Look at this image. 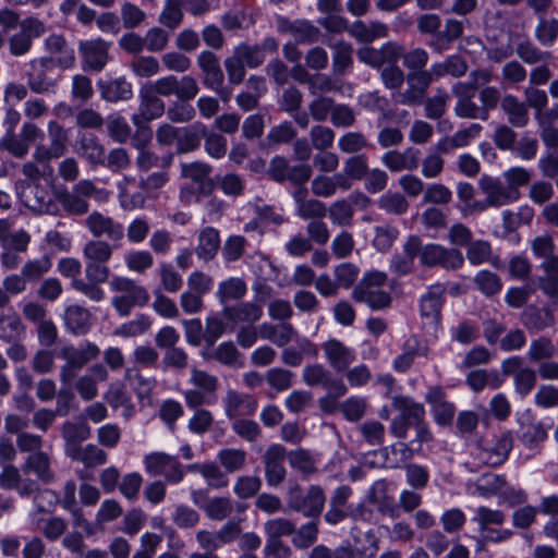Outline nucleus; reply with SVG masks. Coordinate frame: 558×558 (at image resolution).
<instances>
[{"label": "nucleus", "instance_id": "1", "mask_svg": "<svg viewBox=\"0 0 558 558\" xmlns=\"http://www.w3.org/2000/svg\"><path fill=\"white\" fill-rule=\"evenodd\" d=\"M109 288L113 293L111 306L121 317L129 316L134 307L146 306L150 299L147 289L129 277L112 276Z\"/></svg>", "mask_w": 558, "mask_h": 558}, {"label": "nucleus", "instance_id": "2", "mask_svg": "<svg viewBox=\"0 0 558 558\" xmlns=\"http://www.w3.org/2000/svg\"><path fill=\"white\" fill-rule=\"evenodd\" d=\"M211 171V166L205 162L181 163V177L187 182L180 189V201L190 205L199 202L201 197L209 195L214 190V181L210 179Z\"/></svg>", "mask_w": 558, "mask_h": 558}, {"label": "nucleus", "instance_id": "3", "mask_svg": "<svg viewBox=\"0 0 558 558\" xmlns=\"http://www.w3.org/2000/svg\"><path fill=\"white\" fill-rule=\"evenodd\" d=\"M352 296L356 302L365 303L372 310H383L391 303L387 287V275L374 270L366 272L354 288Z\"/></svg>", "mask_w": 558, "mask_h": 558}, {"label": "nucleus", "instance_id": "4", "mask_svg": "<svg viewBox=\"0 0 558 558\" xmlns=\"http://www.w3.org/2000/svg\"><path fill=\"white\" fill-rule=\"evenodd\" d=\"M189 383L193 386L182 392L185 404L189 409H196L204 405L215 404L219 379L204 369L192 367L190 369Z\"/></svg>", "mask_w": 558, "mask_h": 558}, {"label": "nucleus", "instance_id": "5", "mask_svg": "<svg viewBox=\"0 0 558 558\" xmlns=\"http://www.w3.org/2000/svg\"><path fill=\"white\" fill-rule=\"evenodd\" d=\"M303 383L308 387H322L327 391V396L319 400L323 409H327V403L331 399L343 397L348 388L342 379L332 375V373L320 363L306 364L301 373Z\"/></svg>", "mask_w": 558, "mask_h": 558}, {"label": "nucleus", "instance_id": "6", "mask_svg": "<svg viewBox=\"0 0 558 558\" xmlns=\"http://www.w3.org/2000/svg\"><path fill=\"white\" fill-rule=\"evenodd\" d=\"M99 353L100 349L89 341H84L77 347H63L59 352V357L65 361L60 369V381L63 385H70L75 377V371L83 368L89 361L95 360Z\"/></svg>", "mask_w": 558, "mask_h": 558}, {"label": "nucleus", "instance_id": "7", "mask_svg": "<svg viewBox=\"0 0 558 558\" xmlns=\"http://www.w3.org/2000/svg\"><path fill=\"white\" fill-rule=\"evenodd\" d=\"M446 288L433 284L420 299V314L423 328L436 337L441 329V308L445 302Z\"/></svg>", "mask_w": 558, "mask_h": 558}, {"label": "nucleus", "instance_id": "8", "mask_svg": "<svg viewBox=\"0 0 558 558\" xmlns=\"http://www.w3.org/2000/svg\"><path fill=\"white\" fill-rule=\"evenodd\" d=\"M138 97V111L132 116V122L138 129V137L145 144L151 138V132L144 124L160 118L165 113V102L147 86L140 89Z\"/></svg>", "mask_w": 558, "mask_h": 558}, {"label": "nucleus", "instance_id": "9", "mask_svg": "<svg viewBox=\"0 0 558 558\" xmlns=\"http://www.w3.org/2000/svg\"><path fill=\"white\" fill-rule=\"evenodd\" d=\"M145 472L150 476H162L168 484H179L185 475V470L178 457L162 451H154L143 459Z\"/></svg>", "mask_w": 558, "mask_h": 558}, {"label": "nucleus", "instance_id": "10", "mask_svg": "<svg viewBox=\"0 0 558 558\" xmlns=\"http://www.w3.org/2000/svg\"><path fill=\"white\" fill-rule=\"evenodd\" d=\"M107 264L85 262V279L76 280L74 290L93 302L104 301L106 292L101 284L107 282L110 277V268Z\"/></svg>", "mask_w": 558, "mask_h": 558}, {"label": "nucleus", "instance_id": "11", "mask_svg": "<svg viewBox=\"0 0 558 558\" xmlns=\"http://www.w3.org/2000/svg\"><path fill=\"white\" fill-rule=\"evenodd\" d=\"M325 494L322 487L312 485L306 493L300 487L291 489L288 497L290 509L301 512L306 518H317L325 506Z\"/></svg>", "mask_w": 558, "mask_h": 558}, {"label": "nucleus", "instance_id": "12", "mask_svg": "<svg viewBox=\"0 0 558 558\" xmlns=\"http://www.w3.org/2000/svg\"><path fill=\"white\" fill-rule=\"evenodd\" d=\"M420 262L426 267L439 266L446 270H457L463 266L464 257L457 248L428 243L420 251Z\"/></svg>", "mask_w": 558, "mask_h": 558}, {"label": "nucleus", "instance_id": "13", "mask_svg": "<svg viewBox=\"0 0 558 558\" xmlns=\"http://www.w3.org/2000/svg\"><path fill=\"white\" fill-rule=\"evenodd\" d=\"M425 401L430 408L435 423L439 426H450L456 414V404L448 399L441 386H430L425 395Z\"/></svg>", "mask_w": 558, "mask_h": 558}, {"label": "nucleus", "instance_id": "14", "mask_svg": "<svg viewBox=\"0 0 558 558\" xmlns=\"http://www.w3.org/2000/svg\"><path fill=\"white\" fill-rule=\"evenodd\" d=\"M501 371L505 375L513 376L514 391L522 398L527 396L535 387L536 372L522 366V357L511 356L501 362Z\"/></svg>", "mask_w": 558, "mask_h": 558}, {"label": "nucleus", "instance_id": "15", "mask_svg": "<svg viewBox=\"0 0 558 558\" xmlns=\"http://www.w3.org/2000/svg\"><path fill=\"white\" fill-rule=\"evenodd\" d=\"M287 450L282 445H270L262 457L265 468V478L270 487L279 486L286 478L284 460Z\"/></svg>", "mask_w": 558, "mask_h": 558}, {"label": "nucleus", "instance_id": "16", "mask_svg": "<svg viewBox=\"0 0 558 558\" xmlns=\"http://www.w3.org/2000/svg\"><path fill=\"white\" fill-rule=\"evenodd\" d=\"M322 350L328 365L338 373L348 369L356 360L355 350L336 338L323 342Z\"/></svg>", "mask_w": 558, "mask_h": 558}, {"label": "nucleus", "instance_id": "17", "mask_svg": "<svg viewBox=\"0 0 558 558\" xmlns=\"http://www.w3.org/2000/svg\"><path fill=\"white\" fill-rule=\"evenodd\" d=\"M480 187L485 194L488 205L501 207L519 199L520 192L501 182L499 179L484 175L481 178Z\"/></svg>", "mask_w": 558, "mask_h": 558}, {"label": "nucleus", "instance_id": "18", "mask_svg": "<svg viewBox=\"0 0 558 558\" xmlns=\"http://www.w3.org/2000/svg\"><path fill=\"white\" fill-rule=\"evenodd\" d=\"M292 342V345H287L281 352V361L283 364L291 367H298L303 363L305 357L313 360L317 359L319 348L307 337L300 336L298 331H295V337Z\"/></svg>", "mask_w": 558, "mask_h": 558}, {"label": "nucleus", "instance_id": "19", "mask_svg": "<svg viewBox=\"0 0 558 558\" xmlns=\"http://www.w3.org/2000/svg\"><path fill=\"white\" fill-rule=\"evenodd\" d=\"M225 414L230 420L253 415L257 410V400L244 392L229 389L223 398Z\"/></svg>", "mask_w": 558, "mask_h": 558}, {"label": "nucleus", "instance_id": "20", "mask_svg": "<svg viewBox=\"0 0 558 558\" xmlns=\"http://www.w3.org/2000/svg\"><path fill=\"white\" fill-rule=\"evenodd\" d=\"M86 227L96 238L106 236L111 241H120L124 235V228L121 223L98 211H94L87 217Z\"/></svg>", "mask_w": 558, "mask_h": 558}, {"label": "nucleus", "instance_id": "21", "mask_svg": "<svg viewBox=\"0 0 558 558\" xmlns=\"http://www.w3.org/2000/svg\"><path fill=\"white\" fill-rule=\"evenodd\" d=\"M108 379V371L102 364H94L89 372L80 376L74 388L84 401H90L98 396V383Z\"/></svg>", "mask_w": 558, "mask_h": 558}, {"label": "nucleus", "instance_id": "22", "mask_svg": "<svg viewBox=\"0 0 558 558\" xmlns=\"http://www.w3.org/2000/svg\"><path fill=\"white\" fill-rule=\"evenodd\" d=\"M352 496L351 487L342 485L337 487L329 501V508L325 513V521L330 525H336L343 521L352 511L348 505L349 498Z\"/></svg>", "mask_w": 558, "mask_h": 558}, {"label": "nucleus", "instance_id": "23", "mask_svg": "<svg viewBox=\"0 0 558 558\" xmlns=\"http://www.w3.org/2000/svg\"><path fill=\"white\" fill-rule=\"evenodd\" d=\"M109 43L97 38L80 43V51L85 65L94 71H101L108 62Z\"/></svg>", "mask_w": 558, "mask_h": 558}, {"label": "nucleus", "instance_id": "24", "mask_svg": "<svg viewBox=\"0 0 558 558\" xmlns=\"http://www.w3.org/2000/svg\"><path fill=\"white\" fill-rule=\"evenodd\" d=\"M381 162L392 172L415 170L420 163V150L407 148L403 151L389 150L381 156Z\"/></svg>", "mask_w": 558, "mask_h": 558}, {"label": "nucleus", "instance_id": "25", "mask_svg": "<svg viewBox=\"0 0 558 558\" xmlns=\"http://www.w3.org/2000/svg\"><path fill=\"white\" fill-rule=\"evenodd\" d=\"M21 199L26 207L36 213H49L51 207V195L49 191L36 183H29L23 187Z\"/></svg>", "mask_w": 558, "mask_h": 558}, {"label": "nucleus", "instance_id": "26", "mask_svg": "<svg viewBox=\"0 0 558 558\" xmlns=\"http://www.w3.org/2000/svg\"><path fill=\"white\" fill-rule=\"evenodd\" d=\"M295 328L290 323L270 324L264 323L259 326V337L270 341L278 348H286L295 337Z\"/></svg>", "mask_w": 558, "mask_h": 558}, {"label": "nucleus", "instance_id": "27", "mask_svg": "<svg viewBox=\"0 0 558 558\" xmlns=\"http://www.w3.org/2000/svg\"><path fill=\"white\" fill-rule=\"evenodd\" d=\"M197 63L205 74L204 84L213 90H218L223 82V73L216 54L211 51H202L198 54Z\"/></svg>", "mask_w": 558, "mask_h": 558}, {"label": "nucleus", "instance_id": "28", "mask_svg": "<svg viewBox=\"0 0 558 558\" xmlns=\"http://www.w3.org/2000/svg\"><path fill=\"white\" fill-rule=\"evenodd\" d=\"M482 130L481 124L471 123L465 129L458 130L452 136L440 140L436 148L441 153H449L452 149L465 147L480 136Z\"/></svg>", "mask_w": 558, "mask_h": 558}, {"label": "nucleus", "instance_id": "29", "mask_svg": "<svg viewBox=\"0 0 558 558\" xmlns=\"http://www.w3.org/2000/svg\"><path fill=\"white\" fill-rule=\"evenodd\" d=\"M98 88L101 97L110 102L125 101L133 96L132 84L122 76L98 82Z\"/></svg>", "mask_w": 558, "mask_h": 558}, {"label": "nucleus", "instance_id": "30", "mask_svg": "<svg viewBox=\"0 0 558 558\" xmlns=\"http://www.w3.org/2000/svg\"><path fill=\"white\" fill-rule=\"evenodd\" d=\"M46 50L51 59L62 68H70L74 62V50L61 35L52 34L45 40Z\"/></svg>", "mask_w": 558, "mask_h": 558}, {"label": "nucleus", "instance_id": "31", "mask_svg": "<svg viewBox=\"0 0 558 558\" xmlns=\"http://www.w3.org/2000/svg\"><path fill=\"white\" fill-rule=\"evenodd\" d=\"M205 361H216L226 366H242V354L232 341H225L218 344L214 350L202 352Z\"/></svg>", "mask_w": 558, "mask_h": 558}, {"label": "nucleus", "instance_id": "32", "mask_svg": "<svg viewBox=\"0 0 558 558\" xmlns=\"http://www.w3.org/2000/svg\"><path fill=\"white\" fill-rule=\"evenodd\" d=\"M501 110L508 118V122L514 128H524L529 123V109L525 102L518 97L507 94L500 101Z\"/></svg>", "mask_w": 558, "mask_h": 558}, {"label": "nucleus", "instance_id": "33", "mask_svg": "<svg viewBox=\"0 0 558 558\" xmlns=\"http://www.w3.org/2000/svg\"><path fill=\"white\" fill-rule=\"evenodd\" d=\"M76 153L93 166L105 165L106 150L92 134H83L77 141Z\"/></svg>", "mask_w": 558, "mask_h": 558}, {"label": "nucleus", "instance_id": "34", "mask_svg": "<svg viewBox=\"0 0 558 558\" xmlns=\"http://www.w3.org/2000/svg\"><path fill=\"white\" fill-rule=\"evenodd\" d=\"M349 33L356 40L361 43H372L375 39L385 38L388 36V26L381 22L374 21L365 23L363 21H355L349 27Z\"/></svg>", "mask_w": 558, "mask_h": 558}, {"label": "nucleus", "instance_id": "35", "mask_svg": "<svg viewBox=\"0 0 558 558\" xmlns=\"http://www.w3.org/2000/svg\"><path fill=\"white\" fill-rule=\"evenodd\" d=\"M187 469L199 473L206 484L211 488L221 489L229 484L227 473L221 470L220 464L215 462L194 463L189 465Z\"/></svg>", "mask_w": 558, "mask_h": 558}, {"label": "nucleus", "instance_id": "36", "mask_svg": "<svg viewBox=\"0 0 558 558\" xmlns=\"http://www.w3.org/2000/svg\"><path fill=\"white\" fill-rule=\"evenodd\" d=\"M25 332V327L12 308L0 311V339L7 342L19 340Z\"/></svg>", "mask_w": 558, "mask_h": 558}, {"label": "nucleus", "instance_id": "37", "mask_svg": "<svg viewBox=\"0 0 558 558\" xmlns=\"http://www.w3.org/2000/svg\"><path fill=\"white\" fill-rule=\"evenodd\" d=\"M279 29L290 33L296 44L314 43L317 40L319 34L318 28L306 21H295L293 23L281 21L279 23Z\"/></svg>", "mask_w": 558, "mask_h": 558}, {"label": "nucleus", "instance_id": "38", "mask_svg": "<svg viewBox=\"0 0 558 558\" xmlns=\"http://www.w3.org/2000/svg\"><path fill=\"white\" fill-rule=\"evenodd\" d=\"M392 407L400 412L403 417L411 425H414L425 420V408L422 403L414 401L410 397L396 396L392 398Z\"/></svg>", "mask_w": 558, "mask_h": 558}, {"label": "nucleus", "instance_id": "39", "mask_svg": "<svg viewBox=\"0 0 558 558\" xmlns=\"http://www.w3.org/2000/svg\"><path fill=\"white\" fill-rule=\"evenodd\" d=\"M23 472H34L43 483L53 481V472L50 469V458L44 451H36L29 454L23 466Z\"/></svg>", "mask_w": 558, "mask_h": 558}, {"label": "nucleus", "instance_id": "40", "mask_svg": "<svg viewBox=\"0 0 558 558\" xmlns=\"http://www.w3.org/2000/svg\"><path fill=\"white\" fill-rule=\"evenodd\" d=\"M61 434L65 441V453L69 456L71 449L78 448L80 442L89 438L90 427L84 422L68 421L63 423Z\"/></svg>", "mask_w": 558, "mask_h": 558}, {"label": "nucleus", "instance_id": "41", "mask_svg": "<svg viewBox=\"0 0 558 558\" xmlns=\"http://www.w3.org/2000/svg\"><path fill=\"white\" fill-rule=\"evenodd\" d=\"M219 246V231L213 227H206L198 234V243L195 251L201 259L210 260L218 253Z\"/></svg>", "mask_w": 558, "mask_h": 558}, {"label": "nucleus", "instance_id": "42", "mask_svg": "<svg viewBox=\"0 0 558 558\" xmlns=\"http://www.w3.org/2000/svg\"><path fill=\"white\" fill-rule=\"evenodd\" d=\"M512 448V433L510 430L501 433L498 437H496L493 447L487 450L486 463L492 466L501 465L508 459Z\"/></svg>", "mask_w": 558, "mask_h": 558}, {"label": "nucleus", "instance_id": "43", "mask_svg": "<svg viewBox=\"0 0 558 558\" xmlns=\"http://www.w3.org/2000/svg\"><path fill=\"white\" fill-rule=\"evenodd\" d=\"M295 532V524L284 518H276L264 523L266 544H284L282 536H290Z\"/></svg>", "mask_w": 558, "mask_h": 558}, {"label": "nucleus", "instance_id": "44", "mask_svg": "<svg viewBox=\"0 0 558 558\" xmlns=\"http://www.w3.org/2000/svg\"><path fill=\"white\" fill-rule=\"evenodd\" d=\"M247 292L246 282L240 277H229L218 284L216 296L221 303L242 299Z\"/></svg>", "mask_w": 558, "mask_h": 558}, {"label": "nucleus", "instance_id": "45", "mask_svg": "<svg viewBox=\"0 0 558 558\" xmlns=\"http://www.w3.org/2000/svg\"><path fill=\"white\" fill-rule=\"evenodd\" d=\"M518 423L520 424L519 439L526 448L533 449L547 438V430L543 424L530 422L529 418L526 422L518 418Z\"/></svg>", "mask_w": 558, "mask_h": 558}, {"label": "nucleus", "instance_id": "46", "mask_svg": "<svg viewBox=\"0 0 558 558\" xmlns=\"http://www.w3.org/2000/svg\"><path fill=\"white\" fill-rule=\"evenodd\" d=\"M68 457L74 461L82 462L87 468L101 465L107 461V453L92 444L71 449V453Z\"/></svg>", "mask_w": 558, "mask_h": 558}, {"label": "nucleus", "instance_id": "47", "mask_svg": "<svg viewBox=\"0 0 558 558\" xmlns=\"http://www.w3.org/2000/svg\"><path fill=\"white\" fill-rule=\"evenodd\" d=\"M246 451L238 448H225L217 453V461L227 473L242 471L246 464Z\"/></svg>", "mask_w": 558, "mask_h": 558}, {"label": "nucleus", "instance_id": "48", "mask_svg": "<svg viewBox=\"0 0 558 558\" xmlns=\"http://www.w3.org/2000/svg\"><path fill=\"white\" fill-rule=\"evenodd\" d=\"M306 190H300L295 193L298 202V214L303 219L318 220L327 214V208L324 203L318 199H304Z\"/></svg>", "mask_w": 558, "mask_h": 558}, {"label": "nucleus", "instance_id": "49", "mask_svg": "<svg viewBox=\"0 0 558 558\" xmlns=\"http://www.w3.org/2000/svg\"><path fill=\"white\" fill-rule=\"evenodd\" d=\"M85 262L108 263L113 254V247L106 241L96 239L87 241L82 251Z\"/></svg>", "mask_w": 558, "mask_h": 558}, {"label": "nucleus", "instance_id": "50", "mask_svg": "<svg viewBox=\"0 0 558 558\" xmlns=\"http://www.w3.org/2000/svg\"><path fill=\"white\" fill-rule=\"evenodd\" d=\"M183 0H165L158 17L159 23L171 31L175 29L183 21Z\"/></svg>", "mask_w": 558, "mask_h": 558}, {"label": "nucleus", "instance_id": "51", "mask_svg": "<svg viewBox=\"0 0 558 558\" xmlns=\"http://www.w3.org/2000/svg\"><path fill=\"white\" fill-rule=\"evenodd\" d=\"M65 324L72 332L85 333L90 324V313L80 305H71L65 310Z\"/></svg>", "mask_w": 558, "mask_h": 558}, {"label": "nucleus", "instance_id": "52", "mask_svg": "<svg viewBox=\"0 0 558 558\" xmlns=\"http://www.w3.org/2000/svg\"><path fill=\"white\" fill-rule=\"evenodd\" d=\"M227 315L234 322L255 323L263 316V308L252 302H242L232 307L227 308Z\"/></svg>", "mask_w": 558, "mask_h": 558}, {"label": "nucleus", "instance_id": "53", "mask_svg": "<svg viewBox=\"0 0 558 558\" xmlns=\"http://www.w3.org/2000/svg\"><path fill=\"white\" fill-rule=\"evenodd\" d=\"M433 73L437 78H440L446 75H451L453 77H461L468 71V64L463 58L460 56L453 54L448 57L442 62H437L432 64Z\"/></svg>", "mask_w": 558, "mask_h": 558}, {"label": "nucleus", "instance_id": "54", "mask_svg": "<svg viewBox=\"0 0 558 558\" xmlns=\"http://www.w3.org/2000/svg\"><path fill=\"white\" fill-rule=\"evenodd\" d=\"M377 206L389 215L401 216L408 211L409 202L403 194L388 191L378 198Z\"/></svg>", "mask_w": 558, "mask_h": 558}, {"label": "nucleus", "instance_id": "55", "mask_svg": "<svg viewBox=\"0 0 558 558\" xmlns=\"http://www.w3.org/2000/svg\"><path fill=\"white\" fill-rule=\"evenodd\" d=\"M247 247V240L240 234L229 235L221 246V257L225 264H231L242 258Z\"/></svg>", "mask_w": 558, "mask_h": 558}, {"label": "nucleus", "instance_id": "56", "mask_svg": "<svg viewBox=\"0 0 558 558\" xmlns=\"http://www.w3.org/2000/svg\"><path fill=\"white\" fill-rule=\"evenodd\" d=\"M371 146L367 137L361 132H347L338 140V148L348 155H361L360 151Z\"/></svg>", "mask_w": 558, "mask_h": 558}, {"label": "nucleus", "instance_id": "57", "mask_svg": "<svg viewBox=\"0 0 558 558\" xmlns=\"http://www.w3.org/2000/svg\"><path fill=\"white\" fill-rule=\"evenodd\" d=\"M205 514L215 521H222L233 512V502L229 497H214L203 507Z\"/></svg>", "mask_w": 558, "mask_h": 558}, {"label": "nucleus", "instance_id": "58", "mask_svg": "<svg viewBox=\"0 0 558 558\" xmlns=\"http://www.w3.org/2000/svg\"><path fill=\"white\" fill-rule=\"evenodd\" d=\"M450 338L460 344L468 345L475 342L480 337V330L475 323L461 320L449 330Z\"/></svg>", "mask_w": 558, "mask_h": 558}, {"label": "nucleus", "instance_id": "59", "mask_svg": "<svg viewBox=\"0 0 558 558\" xmlns=\"http://www.w3.org/2000/svg\"><path fill=\"white\" fill-rule=\"evenodd\" d=\"M262 487V480L257 475L239 476L233 484V494L240 499L254 497Z\"/></svg>", "mask_w": 558, "mask_h": 558}, {"label": "nucleus", "instance_id": "60", "mask_svg": "<svg viewBox=\"0 0 558 558\" xmlns=\"http://www.w3.org/2000/svg\"><path fill=\"white\" fill-rule=\"evenodd\" d=\"M184 415L183 405L174 399H166L161 402L158 416L173 432L175 422Z\"/></svg>", "mask_w": 558, "mask_h": 558}, {"label": "nucleus", "instance_id": "61", "mask_svg": "<svg viewBox=\"0 0 558 558\" xmlns=\"http://www.w3.org/2000/svg\"><path fill=\"white\" fill-rule=\"evenodd\" d=\"M373 246L378 252H387L399 236V230L390 225L376 226L374 228Z\"/></svg>", "mask_w": 558, "mask_h": 558}, {"label": "nucleus", "instance_id": "62", "mask_svg": "<svg viewBox=\"0 0 558 558\" xmlns=\"http://www.w3.org/2000/svg\"><path fill=\"white\" fill-rule=\"evenodd\" d=\"M473 521L478 524V531L487 530L490 525H502L506 521V514L501 510L480 506L475 510Z\"/></svg>", "mask_w": 558, "mask_h": 558}, {"label": "nucleus", "instance_id": "63", "mask_svg": "<svg viewBox=\"0 0 558 558\" xmlns=\"http://www.w3.org/2000/svg\"><path fill=\"white\" fill-rule=\"evenodd\" d=\"M292 543L296 548L305 549L313 545L318 537V523L316 521L307 522L301 525L292 534Z\"/></svg>", "mask_w": 558, "mask_h": 558}, {"label": "nucleus", "instance_id": "64", "mask_svg": "<svg viewBox=\"0 0 558 558\" xmlns=\"http://www.w3.org/2000/svg\"><path fill=\"white\" fill-rule=\"evenodd\" d=\"M535 37L543 46H551L558 37V20L539 16Z\"/></svg>", "mask_w": 558, "mask_h": 558}]
</instances>
